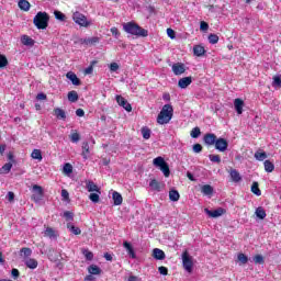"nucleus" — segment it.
<instances>
[{"label": "nucleus", "instance_id": "nucleus-1", "mask_svg": "<svg viewBox=\"0 0 281 281\" xmlns=\"http://www.w3.org/2000/svg\"><path fill=\"white\" fill-rule=\"evenodd\" d=\"M123 30L127 34H132V36H143L146 37L148 36V31L145 29H142V26H138L134 22H127L123 24Z\"/></svg>", "mask_w": 281, "mask_h": 281}, {"label": "nucleus", "instance_id": "nucleus-2", "mask_svg": "<svg viewBox=\"0 0 281 281\" xmlns=\"http://www.w3.org/2000/svg\"><path fill=\"white\" fill-rule=\"evenodd\" d=\"M33 25H35L37 30H47L49 26V14L45 11L37 12L33 18Z\"/></svg>", "mask_w": 281, "mask_h": 281}, {"label": "nucleus", "instance_id": "nucleus-3", "mask_svg": "<svg viewBox=\"0 0 281 281\" xmlns=\"http://www.w3.org/2000/svg\"><path fill=\"white\" fill-rule=\"evenodd\" d=\"M173 113L175 109H172V105L165 104L157 116V122L161 125L168 124L172 120Z\"/></svg>", "mask_w": 281, "mask_h": 281}, {"label": "nucleus", "instance_id": "nucleus-4", "mask_svg": "<svg viewBox=\"0 0 281 281\" xmlns=\"http://www.w3.org/2000/svg\"><path fill=\"white\" fill-rule=\"evenodd\" d=\"M72 21H75L77 25H80V27H89L91 25V22L87 20V16L78 11L72 14Z\"/></svg>", "mask_w": 281, "mask_h": 281}, {"label": "nucleus", "instance_id": "nucleus-5", "mask_svg": "<svg viewBox=\"0 0 281 281\" xmlns=\"http://www.w3.org/2000/svg\"><path fill=\"white\" fill-rule=\"evenodd\" d=\"M32 199L35 203H41V201H43V196H44V192H43V187L38 186V184H34L32 188Z\"/></svg>", "mask_w": 281, "mask_h": 281}, {"label": "nucleus", "instance_id": "nucleus-6", "mask_svg": "<svg viewBox=\"0 0 281 281\" xmlns=\"http://www.w3.org/2000/svg\"><path fill=\"white\" fill-rule=\"evenodd\" d=\"M182 265L188 273H192V267H194V262L192 261V257H190L188 251L182 254Z\"/></svg>", "mask_w": 281, "mask_h": 281}, {"label": "nucleus", "instance_id": "nucleus-7", "mask_svg": "<svg viewBox=\"0 0 281 281\" xmlns=\"http://www.w3.org/2000/svg\"><path fill=\"white\" fill-rule=\"evenodd\" d=\"M205 214L210 216L211 218H218V216H223L225 214V209L218 207L214 211H211L210 209H204Z\"/></svg>", "mask_w": 281, "mask_h": 281}, {"label": "nucleus", "instance_id": "nucleus-8", "mask_svg": "<svg viewBox=\"0 0 281 281\" xmlns=\"http://www.w3.org/2000/svg\"><path fill=\"white\" fill-rule=\"evenodd\" d=\"M227 146H229V143H227V139L225 138H217L215 140V148L220 153H225V150H227Z\"/></svg>", "mask_w": 281, "mask_h": 281}, {"label": "nucleus", "instance_id": "nucleus-9", "mask_svg": "<svg viewBox=\"0 0 281 281\" xmlns=\"http://www.w3.org/2000/svg\"><path fill=\"white\" fill-rule=\"evenodd\" d=\"M116 102L119 104V106H123V109H125V111H127L128 113H131L133 111V106H131V103H128V101H126V99H124V97L122 95H116Z\"/></svg>", "mask_w": 281, "mask_h": 281}, {"label": "nucleus", "instance_id": "nucleus-10", "mask_svg": "<svg viewBox=\"0 0 281 281\" xmlns=\"http://www.w3.org/2000/svg\"><path fill=\"white\" fill-rule=\"evenodd\" d=\"M149 188L154 191V192H161V190H164L165 184L164 182H159L157 181V179H153L149 182Z\"/></svg>", "mask_w": 281, "mask_h": 281}, {"label": "nucleus", "instance_id": "nucleus-11", "mask_svg": "<svg viewBox=\"0 0 281 281\" xmlns=\"http://www.w3.org/2000/svg\"><path fill=\"white\" fill-rule=\"evenodd\" d=\"M216 139V135L212 133L205 134L203 137L204 144L206 146H215Z\"/></svg>", "mask_w": 281, "mask_h": 281}, {"label": "nucleus", "instance_id": "nucleus-12", "mask_svg": "<svg viewBox=\"0 0 281 281\" xmlns=\"http://www.w3.org/2000/svg\"><path fill=\"white\" fill-rule=\"evenodd\" d=\"M123 247L124 249H126L127 255L130 256V258H132V260H135V258H137V255L135 254V249L133 248V245H131V243L124 241Z\"/></svg>", "mask_w": 281, "mask_h": 281}, {"label": "nucleus", "instance_id": "nucleus-13", "mask_svg": "<svg viewBox=\"0 0 281 281\" xmlns=\"http://www.w3.org/2000/svg\"><path fill=\"white\" fill-rule=\"evenodd\" d=\"M190 85H192V77H183L178 81V87L180 89H188Z\"/></svg>", "mask_w": 281, "mask_h": 281}, {"label": "nucleus", "instance_id": "nucleus-14", "mask_svg": "<svg viewBox=\"0 0 281 281\" xmlns=\"http://www.w3.org/2000/svg\"><path fill=\"white\" fill-rule=\"evenodd\" d=\"M86 189L88 190V192H98V194H102V192L98 188V184H95L91 180L86 181Z\"/></svg>", "mask_w": 281, "mask_h": 281}, {"label": "nucleus", "instance_id": "nucleus-15", "mask_svg": "<svg viewBox=\"0 0 281 281\" xmlns=\"http://www.w3.org/2000/svg\"><path fill=\"white\" fill-rule=\"evenodd\" d=\"M172 71L175 76H181V74H186V66L183 64H173Z\"/></svg>", "mask_w": 281, "mask_h": 281}, {"label": "nucleus", "instance_id": "nucleus-16", "mask_svg": "<svg viewBox=\"0 0 281 281\" xmlns=\"http://www.w3.org/2000/svg\"><path fill=\"white\" fill-rule=\"evenodd\" d=\"M234 106L237 114L243 115V108L245 106V101H243L241 99H235Z\"/></svg>", "mask_w": 281, "mask_h": 281}, {"label": "nucleus", "instance_id": "nucleus-17", "mask_svg": "<svg viewBox=\"0 0 281 281\" xmlns=\"http://www.w3.org/2000/svg\"><path fill=\"white\" fill-rule=\"evenodd\" d=\"M66 78L68 80H70L72 82V85H75V87H79L80 79L78 78V76L75 72H72V71L67 72Z\"/></svg>", "mask_w": 281, "mask_h": 281}, {"label": "nucleus", "instance_id": "nucleus-18", "mask_svg": "<svg viewBox=\"0 0 281 281\" xmlns=\"http://www.w3.org/2000/svg\"><path fill=\"white\" fill-rule=\"evenodd\" d=\"M81 43L83 45H95V44L100 43V37H98V36L87 37V38L81 40Z\"/></svg>", "mask_w": 281, "mask_h": 281}, {"label": "nucleus", "instance_id": "nucleus-19", "mask_svg": "<svg viewBox=\"0 0 281 281\" xmlns=\"http://www.w3.org/2000/svg\"><path fill=\"white\" fill-rule=\"evenodd\" d=\"M44 236H46V238H50V239L58 238V234H56V231L52 227H46V229L44 231Z\"/></svg>", "mask_w": 281, "mask_h": 281}, {"label": "nucleus", "instance_id": "nucleus-20", "mask_svg": "<svg viewBox=\"0 0 281 281\" xmlns=\"http://www.w3.org/2000/svg\"><path fill=\"white\" fill-rule=\"evenodd\" d=\"M153 257L156 260H164L166 258V252H164V250L159 249V248H155L153 250Z\"/></svg>", "mask_w": 281, "mask_h": 281}, {"label": "nucleus", "instance_id": "nucleus-21", "mask_svg": "<svg viewBox=\"0 0 281 281\" xmlns=\"http://www.w3.org/2000/svg\"><path fill=\"white\" fill-rule=\"evenodd\" d=\"M24 265L29 268V269H36L38 267V261L36 259L33 258H26L24 260Z\"/></svg>", "mask_w": 281, "mask_h": 281}, {"label": "nucleus", "instance_id": "nucleus-22", "mask_svg": "<svg viewBox=\"0 0 281 281\" xmlns=\"http://www.w3.org/2000/svg\"><path fill=\"white\" fill-rule=\"evenodd\" d=\"M201 192L205 196H212V194H214V188H212V186H210V184H204L201 188Z\"/></svg>", "mask_w": 281, "mask_h": 281}, {"label": "nucleus", "instance_id": "nucleus-23", "mask_svg": "<svg viewBox=\"0 0 281 281\" xmlns=\"http://www.w3.org/2000/svg\"><path fill=\"white\" fill-rule=\"evenodd\" d=\"M112 199L114 201V205H122L124 199L122 198V194L117 191H113Z\"/></svg>", "mask_w": 281, "mask_h": 281}, {"label": "nucleus", "instance_id": "nucleus-24", "mask_svg": "<svg viewBox=\"0 0 281 281\" xmlns=\"http://www.w3.org/2000/svg\"><path fill=\"white\" fill-rule=\"evenodd\" d=\"M90 154H91V151L89 149V143H87V142L82 143L81 156L83 157L85 161H87V159H89Z\"/></svg>", "mask_w": 281, "mask_h": 281}, {"label": "nucleus", "instance_id": "nucleus-25", "mask_svg": "<svg viewBox=\"0 0 281 281\" xmlns=\"http://www.w3.org/2000/svg\"><path fill=\"white\" fill-rule=\"evenodd\" d=\"M231 179L232 181H234V183H238L239 181L243 180V177H240V173L238 172V170L233 169L231 170Z\"/></svg>", "mask_w": 281, "mask_h": 281}, {"label": "nucleus", "instance_id": "nucleus-26", "mask_svg": "<svg viewBox=\"0 0 281 281\" xmlns=\"http://www.w3.org/2000/svg\"><path fill=\"white\" fill-rule=\"evenodd\" d=\"M255 214L257 218H260V221H265V218H267V212L261 206L256 209Z\"/></svg>", "mask_w": 281, "mask_h": 281}, {"label": "nucleus", "instance_id": "nucleus-27", "mask_svg": "<svg viewBox=\"0 0 281 281\" xmlns=\"http://www.w3.org/2000/svg\"><path fill=\"white\" fill-rule=\"evenodd\" d=\"M18 5L20 10H23L24 12H30L31 4L27 0H20L18 2Z\"/></svg>", "mask_w": 281, "mask_h": 281}, {"label": "nucleus", "instance_id": "nucleus-28", "mask_svg": "<svg viewBox=\"0 0 281 281\" xmlns=\"http://www.w3.org/2000/svg\"><path fill=\"white\" fill-rule=\"evenodd\" d=\"M21 43H22V45H25L26 47H32L34 45V41L32 40V37H30L27 35H23L21 37Z\"/></svg>", "mask_w": 281, "mask_h": 281}, {"label": "nucleus", "instance_id": "nucleus-29", "mask_svg": "<svg viewBox=\"0 0 281 281\" xmlns=\"http://www.w3.org/2000/svg\"><path fill=\"white\" fill-rule=\"evenodd\" d=\"M193 54L194 56H204L205 55V47L201 46V45H195L193 47Z\"/></svg>", "mask_w": 281, "mask_h": 281}, {"label": "nucleus", "instance_id": "nucleus-30", "mask_svg": "<svg viewBox=\"0 0 281 281\" xmlns=\"http://www.w3.org/2000/svg\"><path fill=\"white\" fill-rule=\"evenodd\" d=\"M54 112L57 120H67V113H65V110L57 108Z\"/></svg>", "mask_w": 281, "mask_h": 281}, {"label": "nucleus", "instance_id": "nucleus-31", "mask_svg": "<svg viewBox=\"0 0 281 281\" xmlns=\"http://www.w3.org/2000/svg\"><path fill=\"white\" fill-rule=\"evenodd\" d=\"M67 229H69V232H71V234H74L75 236H80V234H82V231L79 227L72 225L71 223L67 224Z\"/></svg>", "mask_w": 281, "mask_h": 281}, {"label": "nucleus", "instance_id": "nucleus-32", "mask_svg": "<svg viewBox=\"0 0 281 281\" xmlns=\"http://www.w3.org/2000/svg\"><path fill=\"white\" fill-rule=\"evenodd\" d=\"M263 166H265L266 172H273V170H276V165H273L271 160H265Z\"/></svg>", "mask_w": 281, "mask_h": 281}, {"label": "nucleus", "instance_id": "nucleus-33", "mask_svg": "<svg viewBox=\"0 0 281 281\" xmlns=\"http://www.w3.org/2000/svg\"><path fill=\"white\" fill-rule=\"evenodd\" d=\"M255 159H257V161H265V159H267V153L262 150H257L255 153Z\"/></svg>", "mask_w": 281, "mask_h": 281}, {"label": "nucleus", "instance_id": "nucleus-34", "mask_svg": "<svg viewBox=\"0 0 281 281\" xmlns=\"http://www.w3.org/2000/svg\"><path fill=\"white\" fill-rule=\"evenodd\" d=\"M180 196L181 195L179 194V191H177V190H170L169 191L170 201L177 202V201H179Z\"/></svg>", "mask_w": 281, "mask_h": 281}, {"label": "nucleus", "instance_id": "nucleus-35", "mask_svg": "<svg viewBox=\"0 0 281 281\" xmlns=\"http://www.w3.org/2000/svg\"><path fill=\"white\" fill-rule=\"evenodd\" d=\"M32 159H37V161H43V154L41 149H34L31 154Z\"/></svg>", "mask_w": 281, "mask_h": 281}, {"label": "nucleus", "instance_id": "nucleus-36", "mask_svg": "<svg viewBox=\"0 0 281 281\" xmlns=\"http://www.w3.org/2000/svg\"><path fill=\"white\" fill-rule=\"evenodd\" d=\"M63 172H64V175H67V177H69V175H71V172H74V166H71V164H69V162H66L64 165Z\"/></svg>", "mask_w": 281, "mask_h": 281}, {"label": "nucleus", "instance_id": "nucleus-37", "mask_svg": "<svg viewBox=\"0 0 281 281\" xmlns=\"http://www.w3.org/2000/svg\"><path fill=\"white\" fill-rule=\"evenodd\" d=\"M167 162L161 156L154 159V166H156V168H161Z\"/></svg>", "mask_w": 281, "mask_h": 281}, {"label": "nucleus", "instance_id": "nucleus-38", "mask_svg": "<svg viewBox=\"0 0 281 281\" xmlns=\"http://www.w3.org/2000/svg\"><path fill=\"white\" fill-rule=\"evenodd\" d=\"M10 170H12V165L11 162H7L2 166V168H0V175H8Z\"/></svg>", "mask_w": 281, "mask_h": 281}, {"label": "nucleus", "instance_id": "nucleus-39", "mask_svg": "<svg viewBox=\"0 0 281 281\" xmlns=\"http://www.w3.org/2000/svg\"><path fill=\"white\" fill-rule=\"evenodd\" d=\"M251 193L256 194V196H260L262 194V191H260V188L258 187V182L252 183Z\"/></svg>", "mask_w": 281, "mask_h": 281}, {"label": "nucleus", "instance_id": "nucleus-40", "mask_svg": "<svg viewBox=\"0 0 281 281\" xmlns=\"http://www.w3.org/2000/svg\"><path fill=\"white\" fill-rule=\"evenodd\" d=\"M237 260H239L240 265H247L249 262V258L243 252L238 254Z\"/></svg>", "mask_w": 281, "mask_h": 281}, {"label": "nucleus", "instance_id": "nucleus-41", "mask_svg": "<svg viewBox=\"0 0 281 281\" xmlns=\"http://www.w3.org/2000/svg\"><path fill=\"white\" fill-rule=\"evenodd\" d=\"M140 133L145 139H150V134H151L150 128L146 126L142 127Z\"/></svg>", "mask_w": 281, "mask_h": 281}, {"label": "nucleus", "instance_id": "nucleus-42", "mask_svg": "<svg viewBox=\"0 0 281 281\" xmlns=\"http://www.w3.org/2000/svg\"><path fill=\"white\" fill-rule=\"evenodd\" d=\"M68 100L69 102H78V92L74 90L68 92Z\"/></svg>", "mask_w": 281, "mask_h": 281}, {"label": "nucleus", "instance_id": "nucleus-43", "mask_svg": "<svg viewBox=\"0 0 281 281\" xmlns=\"http://www.w3.org/2000/svg\"><path fill=\"white\" fill-rule=\"evenodd\" d=\"M100 267L98 266H90L89 267V273H91V276H100Z\"/></svg>", "mask_w": 281, "mask_h": 281}, {"label": "nucleus", "instance_id": "nucleus-44", "mask_svg": "<svg viewBox=\"0 0 281 281\" xmlns=\"http://www.w3.org/2000/svg\"><path fill=\"white\" fill-rule=\"evenodd\" d=\"M160 170L165 177H170V167L168 166V162L162 165Z\"/></svg>", "mask_w": 281, "mask_h": 281}, {"label": "nucleus", "instance_id": "nucleus-45", "mask_svg": "<svg viewBox=\"0 0 281 281\" xmlns=\"http://www.w3.org/2000/svg\"><path fill=\"white\" fill-rule=\"evenodd\" d=\"M55 14V19H57V21H66L67 15H65V13L60 12V11H54Z\"/></svg>", "mask_w": 281, "mask_h": 281}, {"label": "nucleus", "instance_id": "nucleus-46", "mask_svg": "<svg viewBox=\"0 0 281 281\" xmlns=\"http://www.w3.org/2000/svg\"><path fill=\"white\" fill-rule=\"evenodd\" d=\"M272 87L280 89V87H281V77L280 76L273 77Z\"/></svg>", "mask_w": 281, "mask_h": 281}, {"label": "nucleus", "instance_id": "nucleus-47", "mask_svg": "<svg viewBox=\"0 0 281 281\" xmlns=\"http://www.w3.org/2000/svg\"><path fill=\"white\" fill-rule=\"evenodd\" d=\"M190 135H191V137H192L193 139L199 138V136L201 135V128L194 127V128L191 131Z\"/></svg>", "mask_w": 281, "mask_h": 281}, {"label": "nucleus", "instance_id": "nucleus-48", "mask_svg": "<svg viewBox=\"0 0 281 281\" xmlns=\"http://www.w3.org/2000/svg\"><path fill=\"white\" fill-rule=\"evenodd\" d=\"M255 265H265V257L262 255H257L254 257Z\"/></svg>", "mask_w": 281, "mask_h": 281}, {"label": "nucleus", "instance_id": "nucleus-49", "mask_svg": "<svg viewBox=\"0 0 281 281\" xmlns=\"http://www.w3.org/2000/svg\"><path fill=\"white\" fill-rule=\"evenodd\" d=\"M209 43H211V45H216V43H218V35L210 34L209 35Z\"/></svg>", "mask_w": 281, "mask_h": 281}, {"label": "nucleus", "instance_id": "nucleus-50", "mask_svg": "<svg viewBox=\"0 0 281 281\" xmlns=\"http://www.w3.org/2000/svg\"><path fill=\"white\" fill-rule=\"evenodd\" d=\"M89 199H90V201H92V203H99L100 202V193H90Z\"/></svg>", "mask_w": 281, "mask_h": 281}, {"label": "nucleus", "instance_id": "nucleus-51", "mask_svg": "<svg viewBox=\"0 0 281 281\" xmlns=\"http://www.w3.org/2000/svg\"><path fill=\"white\" fill-rule=\"evenodd\" d=\"M70 140L72 142V144H78L80 142V134L78 133L70 134Z\"/></svg>", "mask_w": 281, "mask_h": 281}, {"label": "nucleus", "instance_id": "nucleus-52", "mask_svg": "<svg viewBox=\"0 0 281 281\" xmlns=\"http://www.w3.org/2000/svg\"><path fill=\"white\" fill-rule=\"evenodd\" d=\"M210 161L213 164H221V156L218 155H210L209 156Z\"/></svg>", "mask_w": 281, "mask_h": 281}, {"label": "nucleus", "instance_id": "nucleus-53", "mask_svg": "<svg viewBox=\"0 0 281 281\" xmlns=\"http://www.w3.org/2000/svg\"><path fill=\"white\" fill-rule=\"evenodd\" d=\"M8 67V58L5 55H0V68Z\"/></svg>", "mask_w": 281, "mask_h": 281}, {"label": "nucleus", "instance_id": "nucleus-54", "mask_svg": "<svg viewBox=\"0 0 281 281\" xmlns=\"http://www.w3.org/2000/svg\"><path fill=\"white\" fill-rule=\"evenodd\" d=\"M21 254H23L24 258H30L32 256V249L30 248H22Z\"/></svg>", "mask_w": 281, "mask_h": 281}, {"label": "nucleus", "instance_id": "nucleus-55", "mask_svg": "<svg viewBox=\"0 0 281 281\" xmlns=\"http://www.w3.org/2000/svg\"><path fill=\"white\" fill-rule=\"evenodd\" d=\"M200 30H201L202 32H207V30H210V25H209L205 21H202V22L200 23Z\"/></svg>", "mask_w": 281, "mask_h": 281}, {"label": "nucleus", "instance_id": "nucleus-56", "mask_svg": "<svg viewBox=\"0 0 281 281\" xmlns=\"http://www.w3.org/2000/svg\"><path fill=\"white\" fill-rule=\"evenodd\" d=\"M83 256L87 260H93V252L89 250H83Z\"/></svg>", "mask_w": 281, "mask_h": 281}, {"label": "nucleus", "instance_id": "nucleus-57", "mask_svg": "<svg viewBox=\"0 0 281 281\" xmlns=\"http://www.w3.org/2000/svg\"><path fill=\"white\" fill-rule=\"evenodd\" d=\"M64 216L66 217V221H74V213L66 211L64 213Z\"/></svg>", "mask_w": 281, "mask_h": 281}, {"label": "nucleus", "instance_id": "nucleus-58", "mask_svg": "<svg viewBox=\"0 0 281 281\" xmlns=\"http://www.w3.org/2000/svg\"><path fill=\"white\" fill-rule=\"evenodd\" d=\"M203 150V146L201 144L193 145V153H201Z\"/></svg>", "mask_w": 281, "mask_h": 281}, {"label": "nucleus", "instance_id": "nucleus-59", "mask_svg": "<svg viewBox=\"0 0 281 281\" xmlns=\"http://www.w3.org/2000/svg\"><path fill=\"white\" fill-rule=\"evenodd\" d=\"M158 271H159L160 276H166L168 273V268L161 266L158 268Z\"/></svg>", "mask_w": 281, "mask_h": 281}, {"label": "nucleus", "instance_id": "nucleus-60", "mask_svg": "<svg viewBox=\"0 0 281 281\" xmlns=\"http://www.w3.org/2000/svg\"><path fill=\"white\" fill-rule=\"evenodd\" d=\"M117 69H120V65L117 63L110 64L111 71H117Z\"/></svg>", "mask_w": 281, "mask_h": 281}, {"label": "nucleus", "instance_id": "nucleus-61", "mask_svg": "<svg viewBox=\"0 0 281 281\" xmlns=\"http://www.w3.org/2000/svg\"><path fill=\"white\" fill-rule=\"evenodd\" d=\"M167 36H169V38H175L176 37L175 30L167 29Z\"/></svg>", "mask_w": 281, "mask_h": 281}, {"label": "nucleus", "instance_id": "nucleus-62", "mask_svg": "<svg viewBox=\"0 0 281 281\" xmlns=\"http://www.w3.org/2000/svg\"><path fill=\"white\" fill-rule=\"evenodd\" d=\"M7 200L12 203V201H14V192L9 191L7 194Z\"/></svg>", "mask_w": 281, "mask_h": 281}, {"label": "nucleus", "instance_id": "nucleus-63", "mask_svg": "<svg viewBox=\"0 0 281 281\" xmlns=\"http://www.w3.org/2000/svg\"><path fill=\"white\" fill-rule=\"evenodd\" d=\"M76 116H77V117H85V110H82V109H77V110H76Z\"/></svg>", "mask_w": 281, "mask_h": 281}, {"label": "nucleus", "instance_id": "nucleus-64", "mask_svg": "<svg viewBox=\"0 0 281 281\" xmlns=\"http://www.w3.org/2000/svg\"><path fill=\"white\" fill-rule=\"evenodd\" d=\"M127 281H142V279L136 276H130Z\"/></svg>", "mask_w": 281, "mask_h": 281}]
</instances>
